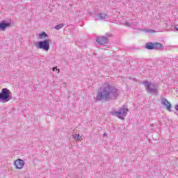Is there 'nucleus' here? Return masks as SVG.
I'll use <instances>...</instances> for the list:
<instances>
[{
  "label": "nucleus",
  "mask_w": 178,
  "mask_h": 178,
  "mask_svg": "<svg viewBox=\"0 0 178 178\" xmlns=\"http://www.w3.org/2000/svg\"><path fill=\"white\" fill-rule=\"evenodd\" d=\"M119 95H120V90L116 88V86L109 83H104L97 90L95 101L108 102L112 99H117Z\"/></svg>",
  "instance_id": "nucleus-1"
},
{
  "label": "nucleus",
  "mask_w": 178,
  "mask_h": 178,
  "mask_svg": "<svg viewBox=\"0 0 178 178\" xmlns=\"http://www.w3.org/2000/svg\"><path fill=\"white\" fill-rule=\"evenodd\" d=\"M143 84L145 86V88L147 94H152V95H158L159 90L158 85L147 81H143Z\"/></svg>",
  "instance_id": "nucleus-2"
},
{
  "label": "nucleus",
  "mask_w": 178,
  "mask_h": 178,
  "mask_svg": "<svg viewBox=\"0 0 178 178\" xmlns=\"http://www.w3.org/2000/svg\"><path fill=\"white\" fill-rule=\"evenodd\" d=\"M12 92L8 88H3L0 92V102L5 104L12 99Z\"/></svg>",
  "instance_id": "nucleus-3"
},
{
  "label": "nucleus",
  "mask_w": 178,
  "mask_h": 178,
  "mask_svg": "<svg viewBox=\"0 0 178 178\" xmlns=\"http://www.w3.org/2000/svg\"><path fill=\"white\" fill-rule=\"evenodd\" d=\"M49 39H46L43 41L38 42L35 46L38 49H43L44 51H49Z\"/></svg>",
  "instance_id": "nucleus-4"
},
{
  "label": "nucleus",
  "mask_w": 178,
  "mask_h": 178,
  "mask_svg": "<svg viewBox=\"0 0 178 178\" xmlns=\"http://www.w3.org/2000/svg\"><path fill=\"white\" fill-rule=\"evenodd\" d=\"M127 112H129V108H122L119 110V111L111 112V115H113V116H117V118H119V119L123 120L124 117L127 116Z\"/></svg>",
  "instance_id": "nucleus-5"
},
{
  "label": "nucleus",
  "mask_w": 178,
  "mask_h": 178,
  "mask_svg": "<svg viewBox=\"0 0 178 178\" xmlns=\"http://www.w3.org/2000/svg\"><path fill=\"white\" fill-rule=\"evenodd\" d=\"M161 104L163 105L167 111H169L170 112V109H172V104L168 99H166L165 97H162L161 99Z\"/></svg>",
  "instance_id": "nucleus-6"
},
{
  "label": "nucleus",
  "mask_w": 178,
  "mask_h": 178,
  "mask_svg": "<svg viewBox=\"0 0 178 178\" xmlns=\"http://www.w3.org/2000/svg\"><path fill=\"white\" fill-rule=\"evenodd\" d=\"M96 42L99 45H104V44H108V38L105 36H99L97 38Z\"/></svg>",
  "instance_id": "nucleus-7"
},
{
  "label": "nucleus",
  "mask_w": 178,
  "mask_h": 178,
  "mask_svg": "<svg viewBox=\"0 0 178 178\" xmlns=\"http://www.w3.org/2000/svg\"><path fill=\"white\" fill-rule=\"evenodd\" d=\"M14 165L16 169H23L24 168V161L19 159L15 161Z\"/></svg>",
  "instance_id": "nucleus-8"
},
{
  "label": "nucleus",
  "mask_w": 178,
  "mask_h": 178,
  "mask_svg": "<svg viewBox=\"0 0 178 178\" xmlns=\"http://www.w3.org/2000/svg\"><path fill=\"white\" fill-rule=\"evenodd\" d=\"M10 26V23L3 21L2 22H0V30H1V31H5V30H6V29Z\"/></svg>",
  "instance_id": "nucleus-9"
},
{
  "label": "nucleus",
  "mask_w": 178,
  "mask_h": 178,
  "mask_svg": "<svg viewBox=\"0 0 178 178\" xmlns=\"http://www.w3.org/2000/svg\"><path fill=\"white\" fill-rule=\"evenodd\" d=\"M145 48L147 49H154V43L149 42L145 44Z\"/></svg>",
  "instance_id": "nucleus-10"
},
{
  "label": "nucleus",
  "mask_w": 178,
  "mask_h": 178,
  "mask_svg": "<svg viewBox=\"0 0 178 178\" xmlns=\"http://www.w3.org/2000/svg\"><path fill=\"white\" fill-rule=\"evenodd\" d=\"M106 17H108V15L106 14H104V13H99L97 15V20H105V19H106Z\"/></svg>",
  "instance_id": "nucleus-11"
},
{
  "label": "nucleus",
  "mask_w": 178,
  "mask_h": 178,
  "mask_svg": "<svg viewBox=\"0 0 178 178\" xmlns=\"http://www.w3.org/2000/svg\"><path fill=\"white\" fill-rule=\"evenodd\" d=\"M163 45L159 42H154V49H163Z\"/></svg>",
  "instance_id": "nucleus-12"
},
{
  "label": "nucleus",
  "mask_w": 178,
  "mask_h": 178,
  "mask_svg": "<svg viewBox=\"0 0 178 178\" xmlns=\"http://www.w3.org/2000/svg\"><path fill=\"white\" fill-rule=\"evenodd\" d=\"M47 37H48V35H47V33L45 32L39 33V38L40 40H42L43 38H47Z\"/></svg>",
  "instance_id": "nucleus-13"
},
{
  "label": "nucleus",
  "mask_w": 178,
  "mask_h": 178,
  "mask_svg": "<svg viewBox=\"0 0 178 178\" xmlns=\"http://www.w3.org/2000/svg\"><path fill=\"white\" fill-rule=\"evenodd\" d=\"M65 26L64 24H60L58 25H56L54 29H56V30H60V29H62V27H63Z\"/></svg>",
  "instance_id": "nucleus-14"
},
{
  "label": "nucleus",
  "mask_w": 178,
  "mask_h": 178,
  "mask_svg": "<svg viewBox=\"0 0 178 178\" xmlns=\"http://www.w3.org/2000/svg\"><path fill=\"white\" fill-rule=\"evenodd\" d=\"M79 134H74L72 135V137H73V138H74V140H77V138H79Z\"/></svg>",
  "instance_id": "nucleus-15"
},
{
  "label": "nucleus",
  "mask_w": 178,
  "mask_h": 178,
  "mask_svg": "<svg viewBox=\"0 0 178 178\" xmlns=\"http://www.w3.org/2000/svg\"><path fill=\"white\" fill-rule=\"evenodd\" d=\"M145 31L146 33H154V30H152V29H145Z\"/></svg>",
  "instance_id": "nucleus-16"
},
{
  "label": "nucleus",
  "mask_w": 178,
  "mask_h": 178,
  "mask_svg": "<svg viewBox=\"0 0 178 178\" xmlns=\"http://www.w3.org/2000/svg\"><path fill=\"white\" fill-rule=\"evenodd\" d=\"M81 140H83V138L79 135L76 141H81Z\"/></svg>",
  "instance_id": "nucleus-17"
},
{
  "label": "nucleus",
  "mask_w": 178,
  "mask_h": 178,
  "mask_svg": "<svg viewBox=\"0 0 178 178\" xmlns=\"http://www.w3.org/2000/svg\"><path fill=\"white\" fill-rule=\"evenodd\" d=\"M106 37H111L112 36V35L111 33H106Z\"/></svg>",
  "instance_id": "nucleus-18"
},
{
  "label": "nucleus",
  "mask_w": 178,
  "mask_h": 178,
  "mask_svg": "<svg viewBox=\"0 0 178 178\" xmlns=\"http://www.w3.org/2000/svg\"><path fill=\"white\" fill-rule=\"evenodd\" d=\"M125 25L127 26L128 27L130 26V24L129 22L125 23Z\"/></svg>",
  "instance_id": "nucleus-19"
},
{
  "label": "nucleus",
  "mask_w": 178,
  "mask_h": 178,
  "mask_svg": "<svg viewBox=\"0 0 178 178\" xmlns=\"http://www.w3.org/2000/svg\"><path fill=\"white\" fill-rule=\"evenodd\" d=\"M58 69L56 67H53V71L55 72V70H57Z\"/></svg>",
  "instance_id": "nucleus-20"
},
{
  "label": "nucleus",
  "mask_w": 178,
  "mask_h": 178,
  "mask_svg": "<svg viewBox=\"0 0 178 178\" xmlns=\"http://www.w3.org/2000/svg\"><path fill=\"white\" fill-rule=\"evenodd\" d=\"M175 109H176L177 111H178V105H176V106H175Z\"/></svg>",
  "instance_id": "nucleus-21"
},
{
  "label": "nucleus",
  "mask_w": 178,
  "mask_h": 178,
  "mask_svg": "<svg viewBox=\"0 0 178 178\" xmlns=\"http://www.w3.org/2000/svg\"><path fill=\"white\" fill-rule=\"evenodd\" d=\"M175 29L177 31H178V28H177V26H175Z\"/></svg>",
  "instance_id": "nucleus-22"
},
{
  "label": "nucleus",
  "mask_w": 178,
  "mask_h": 178,
  "mask_svg": "<svg viewBox=\"0 0 178 178\" xmlns=\"http://www.w3.org/2000/svg\"><path fill=\"white\" fill-rule=\"evenodd\" d=\"M103 136H104V137H105V136H106V134L104 133V134H103Z\"/></svg>",
  "instance_id": "nucleus-23"
}]
</instances>
